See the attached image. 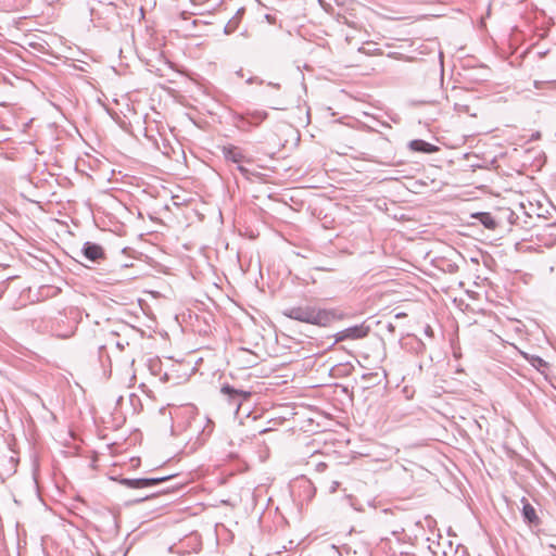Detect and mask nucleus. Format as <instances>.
<instances>
[{
	"mask_svg": "<svg viewBox=\"0 0 556 556\" xmlns=\"http://www.w3.org/2000/svg\"><path fill=\"white\" fill-rule=\"evenodd\" d=\"M288 318L319 327H327L332 321L340 319L341 315L336 309L319 308L312 305L291 306L283 311Z\"/></svg>",
	"mask_w": 556,
	"mask_h": 556,
	"instance_id": "1",
	"label": "nucleus"
},
{
	"mask_svg": "<svg viewBox=\"0 0 556 556\" xmlns=\"http://www.w3.org/2000/svg\"><path fill=\"white\" fill-rule=\"evenodd\" d=\"M174 477H175V475H173V473H169L164 477H141V510L147 508L146 506H148V504L151 500L159 498L161 493L165 494L168 492V489H164L157 493L148 494V493H144L143 490L154 486V485H159L163 482L169 481Z\"/></svg>",
	"mask_w": 556,
	"mask_h": 556,
	"instance_id": "2",
	"label": "nucleus"
},
{
	"mask_svg": "<svg viewBox=\"0 0 556 556\" xmlns=\"http://www.w3.org/2000/svg\"><path fill=\"white\" fill-rule=\"evenodd\" d=\"M370 331L369 326L365 324L355 325L339 331L336 337V343L344 340H358L368 336Z\"/></svg>",
	"mask_w": 556,
	"mask_h": 556,
	"instance_id": "3",
	"label": "nucleus"
},
{
	"mask_svg": "<svg viewBox=\"0 0 556 556\" xmlns=\"http://www.w3.org/2000/svg\"><path fill=\"white\" fill-rule=\"evenodd\" d=\"M147 35H149V39L147 40V45L150 47V49L161 55V48L164 45V36L159 34L153 26H147Z\"/></svg>",
	"mask_w": 556,
	"mask_h": 556,
	"instance_id": "4",
	"label": "nucleus"
},
{
	"mask_svg": "<svg viewBox=\"0 0 556 556\" xmlns=\"http://www.w3.org/2000/svg\"><path fill=\"white\" fill-rule=\"evenodd\" d=\"M83 253L86 258L91 262H97L103 257V249L96 243L86 242L83 248Z\"/></svg>",
	"mask_w": 556,
	"mask_h": 556,
	"instance_id": "5",
	"label": "nucleus"
},
{
	"mask_svg": "<svg viewBox=\"0 0 556 556\" xmlns=\"http://www.w3.org/2000/svg\"><path fill=\"white\" fill-rule=\"evenodd\" d=\"M223 154L224 157L232 163L241 164L245 161V156L243 155L242 151L238 147L229 146L223 148Z\"/></svg>",
	"mask_w": 556,
	"mask_h": 556,
	"instance_id": "6",
	"label": "nucleus"
},
{
	"mask_svg": "<svg viewBox=\"0 0 556 556\" xmlns=\"http://www.w3.org/2000/svg\"><path fill=\"white\" fill-rule=\"evenodd\" d=\"M523 506H522V517L523 520L529 525H539V517L536 515V511L534 507L527 501L526 497H522L521 500Z\"/></svg>",
	"mask_w": 556,
	"mask_h": 556,
	"instance_id": "7",
	"label": "nucleus"
},
{
	"mask_svg": "<svg viewBox=\"0 0 556 556\" xmlns=\"http://www.w3.org/2000/svg\"><path fill=\"white\" fill-rule=\"evenodd\" d=\"M409 149L415 152H422V153H432L438 150V148L425 140L421 139H415L412 140L408 144Z\"/></svg>",
	"mask_w": 556,
	"mask_h": 556,
	"instance_id": "8",
	"label": "nucleus"
},
{
	"mask_svg": "<svg viewBox=\"0 0 556 556\" xmlns=\"http://www.w3.org/2000/svg\"><path fill=\"white\" fill-rule=\"evenodd\" d=\"M222 392L226 395H228L231 400H239L238 402V406L241 405V400H245L248 399L251 393L250 392H247V391H243V390H237L228 384L224 386L222 388Z\"/></svg>",
	"mask_w": 556,
	"mask_h": 556,
	"instance_id": "9",
	"label": "nucleus"
},
{
	"mask_svg": "<svg viewBox=\"0 0 556 556\" xmlns=\"http://www.w3.org/2000/svg\"><path fill=\"white\" fill-rule=\"evenodd\" d=\"M268 114L266 111L255 110V111H248L244 116H242L243 119H245L251 125H258L263 121L267 118Z\"/></svg>",
	"mask_w": 556,
	"mask_h": 556,
	"instance_id": "10",
	"label": "nucleus"
},
{
	"mask_svg": "<svg viewBox=\"0 0 556 556\" xmlns=\"http://www.w3.org/2000/svg\"><path fill=\"white\" fill-rule=\"evenodd\" d=\"M476 219H478L485 228L495 229L497 227V223L495 218L488 212H481L473 215Z\"/></svg>",
	"mask_w": 556,
	"mask_h": 556,
	"instance_id": "11",
	"label": "nucleus"
},
{
	"mask_svg": "<svg viewBox=\"0 0 556 556\" xmlns=\"http://www.w3.org/2000/svg\"><path fill=\"white\" fill-rule=\"evenodd\" d=\"M119 482L122 485H124L126 488L139 489V478H131V479L124 478V479H121Z\"/></svg>",
	"mask_w": 556,
	"mask_h": 556,
	"instance_id": "12",
	"label": "nucleus"
},
{
	"mask_svg": "<svg viewBox=\"0 0 556 556\" xmlns=\"http://www.w3.org/2000/svg\"><path fill=\"white\" fill-rule=\"evenodd\" d=\"M166 462H167V459L163 458L159 464H155V463L147 459L146 460V468H147L146 472L148 473V472H152V471L160 469Z\"/></svg>",
	"mask_w": 556,
	"mask_h": 556,
	"instance_id": "13",
	"label": "nucleus"
},
{
	"mask_svg": "<svg viewBox=\"0 0 556 556\" xmlns=\"http://www.w3.org/2000/svg\"><path fill=\"white\" fill-rule=\"evenodd\" d=\"M144 4L141 5L140 12H141V20L144 18V13L147 10H153L156 7L157 0H143Z\"/></svg>",
	"mask_w": 556,
	"mask_h": 556,
	"instance_id": "14",
	"label": "nucleus"
},
{
	"mask_svg": "<svg viewBox=\"0 0 556 556\" xmlns=\"http://www.w3.org/2000/svg\"><path fill=\"white\" fill-rule=\"evenodd\" d=\"M454 110L459 113H469V106L467 104L455 103Z\"/></svg>",
	"mask_w": 556,
	"mask_h": 556,
	"instance_id": "15",
	"label": "nucleus"
},
{
	"mask_svg": "<svg viewBox=\"0 0 556 556\" xmlns=\"http://www.w3.org/2000/svg\"><path fill=\"white\" fill-rule=\"evenodd\" d=\"M149 369L151 370L152 375L156 374V369H160V362L159 361H149Z\"/></svg>",
	"mask_w": 556,
	"mask_h": 556,
	"instance_id": "16",
	"label": "nucleus"
},
{
	"mask_svg": "<svg viewBox=\"0 0 556 556\" xmlns=\"http://www.w3.org/2000/svg\"><path fill=\"white\" fill-rule=\"evenodd\" d=\"M144 137L151 147L156 146V140L152 136H149L147 131L144 132Z\"/></svg>",
	"mask_w": 556,
	"mask_h": 556,
	"instance_id": "17",
	"label": "nucleus"
},
{
	"mask_svg": "<svg viewBox=\"0 0 556 556\" xmlns=\"http://www.w3.org/2000/svg\"><path fill=\"white\" fill-rule=\"evenodd\" d=\"M238 170H239L242 175H244V176H247V175H248V173H249V169H248V168H245L244 166L240 165V164H238Z\"/></svg>",
	"mask_w": 556,
	"mask_h": 556,
	"instance_id": "18",
	"label": "nucleus"
},
{
	"mask_svg": "<svg viewBox=\"0 0 556 556\" xmlns=\"http://www.w3.org/2000/svg\"><path fill=\"white\" fill-rule=\"evenodd\" d=\"M191 1H192V3H193L194 5H204V4H206L210 0H191Z\"/></svg>",
	"mask_w": 556,
	"mask_h": 556,
	"instance_id": "19",
	"label": "nucleus"
},
{
	"mask_svg": "<svg viewBox=\"0 0 556 556\" xmlns=\"http://www.w3.org/2000/svg\"><path fill=\"white\" fill-rule=\"evenodd\" d=\"M326 467H327V465L325 463H319V464H317L316 469L318 471H324L326 469Z\"/></svg>",
	"mask_w": 556,
	"mask_h": 556,
	"instance_id": "20",
	"label": "nucleus"
},
{
	"mask_svg": "<svg viewBox=\"0 0 556 556\" xmlns=\"http://www.w3.org/2000/svg\"><path fill=\"white\" fill-rule=\"evenodd\" d=\"M535 361H536L538 364H534V367L545 366L546 365V363L542 358H540V357H538Z\"/></svg>",
	"mask_w": 556,
	"mask_h": 556,
	"instance_id": "21",
	"label": "nucleus"
},
{
	"mask_svg": "<svg viewBox=\"0 0 556 556\" xmlns=\"http://www.w3.org/2000/svg\"><path fill=\"white\" fill-rule=\"evenodd\" d=\"M535 361H536L538 364H534V367L545 366L546 365V363L542 358H540V357H538Z\"/></svg>",
	"mask_w": 556,
	"mask_h": 556,
	"instance_id": "22",
	"label": "nucleus"
},
{
	"mask_svg": "<svg viewBox=\"0 0 556 556\" xmlns=\"http://www.w3.org/2000/svg\"><path fill=\"white\" fill-rule=\"evenodd\" d=\"M148 319H149V324H147V327H148L149 329H152L153 324H154L155 321H154V319H153V318H150V317H148Z\"/></svg>",
	"mask_w": 556,
	"mask_h": 556,
	"instance_id": "23",
	"label": "nucleus"
},
{
	"mask_svg": "<svg viewBox=\"0 0 556 556\" xmlns=\"http://www.w3.org/2000/svg\"><path fill=\"white\" fill-rule=\"evenodd\" d=\"M268 86L275 88V89H280V85L279 84H276V83H268Z\"/></svg>",
	"mask_w": 556,
	"mask_h": 556,
	"instance_id": "24",
	"label": "nucleus"
},
{
	"mask_svg": "<svg viewBox=\"0 0 556 556\" xmlns=\"http://www.w3.org/2000/svg\"><path fill=\"white\" fill-rule=\"evenodd\" d=\"M140 309H141V312H143L146 315H148V314H147V312H146V308H144V305H143V301H142V300H141V306H140Z\"/></svg>",
	"mask_w": 556,
	"mask_h": 556,
	"instance_id": "25",
	"label": "nucleus"
},
{
	"mask_svg": "<svg viewBox=\"0 0 556 556\" xmlns=\"http://www.w3.org/2000/svg\"><path fill=\"white\" fill-rule=\"evenodd\" d=\"M140 256H141V262L143 261V256H144L147 260L149 258V256H148V255H146L142 251H141V253H140Z\"/></svg>",
	"mask_w": 556,
	"mask_h": 556,
	"instance_id": "26",
	"label": "nucleus"
},
{
	"mask_svg": "<svg viewBox=\"0 0 556 556\" xmlns=\"http://www.w3.org/2000/svg\"><path fill=\"white\" fill-rule=\"evenodd\" d=\"M256 79H257V78H249L247 83H248V84H252V83H254Z\"/></svg>",
	"mask_w": 556,
	"mask_h": 556,
	"instance_id": "27",
	"label": "nucleus"
},
{
	"mask_svg": "<svg viewBox=\"0 0 556 556\" xmlns=\"http://www.w3.org/2000/svg\"><path fill=\"white\" fill-rule=\"evenodd\" d=\"M140 388H141V392H146V384L144 383H141Z\"/></svg>",
	"mask_w": 556,
	"mask_h": 556,
	"instance_id": "28",
	"label": "nucleus"
},
{
	"mask_svg": "<svg viewBox=\"0 0 556 556\" xmlns=\"http://www.w3.org/2000/svg\"><path fill=\"white\" fill-rule=\"evenodd\" d=\"M140 242H141V249H142V248H143V244H146V243H147V241H146V240H143V239L141 238V239H140Z\"/></svg>",
	"mask_w": 556,
	"mask_h": 556,
	"instance_id": "29",
	"label": "nucleus"
},
{
	"mask_svg": "<svg viewBox=\"0 0 556 556\" xmlns=\"http://www.w3.org/2000/svg\"><path fill=\"white\" fill-rule=\"evenodd\" d=\"M131 381H136V375L135 374H132V376H131Z\"/></svg>",
	"mask_w": 556,
	"mask_h": 556,
	"instance_id": "30",
	"label": "nucleus"
},
{
	"mask_svg": "<svg viewBox=\"0 0 556 556\" xmlns=\"http://www.w3.org/2000/svg\"><path fill=\"white\" fill-rule=\"evenodd\" d=\"M534 85H535L536 88H539L540 83L535 81Z\"/></svg>",
	"mask_w": 556,
	"mask_h": 556,
	"instance_id": "31",
	"label": "nucleus"
},
{
	"mask_svg": "<svg viewBox=\"0 0 556 556\" xmlns=\"http://www.w3.org/2000/svg\"><path fill=\"white\" fill-rule=\"evenodd\" d=\"M140 334H141V337H143V336H144V331H143L142 329H141V331H140Z\"/></svg>",
	"mask_w": 556,
	"mask_h": 556,
	"instance_id": "32",
	"label": "nucleus"
}]
</instances>
